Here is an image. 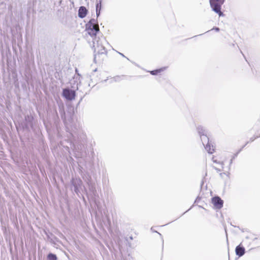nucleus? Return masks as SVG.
<instances>
[{
  "label": "nucleus",
  "instance_id": "8",
  "mask_svg": "<svg viewBox=\"0 0 260 260\" xmlns=\"http://www.w3.org/2000/svg\"><path fill=\"white\" fill-rule=\"evenodd\" d=\"M58 111L64 124H65L67 128V131L68 132L69 129L67 126V121L66 114L64 111V106L62 102L58 103Z\"/></svg>",
  "mask_w": 260,
  "mask_h": 260
},
{
  "label": "nucleus",
  "instance_id": "9",
  "mask_svg": "<svg viewBox=\"0 0 260 260\" xmlns=\"http://www.w3.org/2000/svg\"><path fill=\"white\" fill-rule=\"evenodd\" d=\"M34 120V117L31 115H27L25 116V124L24 128L26 129L29 128L32 129L34 128L33 121Z\"/></svg>",
  "mask_w": 260,
  "mask_h": 260
},
{
  "label": "nucleus",
  "instance_id": "25",
  "mask_svg": "<svg viewBox=\"0 0 260 260\" xmlns=\"http://www.w3.org/2000/svg\"><path fill=\"white\" fill-rule=\"evenodd\" d=\"M118 53L120 55H121L122 56H123V57H126L125 56V55H124L123 54H122V53H120V52H118Z\"/></svg>",
  "mask_w": 260,
  "mask_h": 260
},
{
  "label": "nucleus",
  "instance_id": "32",
  "mask_svg": "<svg viewBox=\"0 0 260 260\" xmlns=\"http://www.w3.org/2000/svg\"><path fill=\"white\" fill-rule=\"evenodd\" d=\"M201 35H202V34H200L199 35H198V36H201ZM194 37H197V36H195Z\"/></svg>",
  "mask_w": 260,
  "mask_h": 260
},
{
  "label": "nucleus",
  "instance_id": "12",
  "mask_svg": "<svg viewBox=\"0 0 260 260\" xmlns=\"http://www.w3.org/2000/svg\"><path fill=\"white\" fill-rule=\"evenodd\" d=\"M235 252L237 256L239 257H241L245 254V249L241 244H240L236 246L235 248Z\"/></svg>",
  "mask_w": 260,
  "mask_h": 260
},
{
  "label": "nucleus",
  "instance_id": "23",
  "mask_svg": "<svg viewBox=\"0 0 260 260\" xmlns=\"http://www.w3.org/2000/svg\"><path fill=\"white\" fill-rule=\"evenodd\" d=\"M200 200H201V198H200V197H198L196 198V200H195V201H194V203H197V202H198Z\"/></svg>",
  "mask_w": 260,
  "mask_h": 260
},
{
  "label": "nucleus",
  "instance_id": "19",
  "mask_svg": "<svg viewBox=\"0 0 260 260\" xmlns=\"http://www.w3.org/2000/svg\"><path fill=\"white\" fill-rule=\"evenodd\" d=\"M125 76L122 75V76H116L112 78V81H114L115 82H119L122 79H123V78Z\"/></svg>",
  "mask_w": 260,
  "mask_h": 260
},
{
  "label": "nucleus",
  "instance_id": "20",
  "mask_svg": "<svg viewBox=\"0 0 260 260\" xmlns=\"http://www.w3.org/2000/svg\"><path fill=\"white\" fill-rule=\"evenodd\" d=\"M125 240L126 241V244L129 248H134V245L132 244L128 240V238H125Z\"/></svg>",
  "mask_w": 260,
  "mask_h": 260
},
{
  "label": "nucleus",
  "instance_id": "16",
  "mask_svg": "<svg viewBox=\"0 0 260 260\" xmlns=\"http://www.w3.org/2000/svg\"><path fill=\"white\" fill-rule=\"evenodd\" d=\"M249 143V142H247L242 147L238 150V151L234 154V155L232 156V158L230 160V165H231L233 163V160L237 156L238 154L240 153V152L245 147V146Z\"/></svg>",
  "mask_w": 260,
  "mask_h": 260
},
{
  "label": "nucleus",
  "instance_id": "28",
  "mask_svg": "<svg viewBox=\"0 0 260 260\" xmlns=\"http://www.w3.org/2000/svg\"><path fill=\"white\" fill-rule=\"evenodd\" d=\"M96 71H97V69H95L93 71V72H96Z\"/></svg>",
  "mask_w": 260,
  "mask_h": 260
},
{
  "label": "nucleus",
  "instance_id": "5",
  "mask_svg": "<svg viewBox=\"0 0 260 260\" xmlns=\"http://www.w3.org/2000/svg\"><path fill=\"white\" fill-rule=\"evenodd\" d=\"M62 96L67 101H72L75 99L76 96V91L69 87L63 88L62 91Z\"/></svg>",
  "mask_w": 260,
  "mask_h": 260
},
{
  "label": "nucleus",
  "instance_id": "29",
  "mask_svg": "<svg viewBox=\"0 0 260 260\" xmlns=\"http://www.w3.org/2000/svg\"><path fill=\"white\" fill-rule=\"evenodd\" d=\"M190 209H188V210H187L186 212H185L184 213H183V214H185L186 212H187L188 210H190Z\"/></svg>",
  "mask_w": 260,
  "mask_h": 260
},
{
  "label": "nucleus",
  "instance_id": "11",
  "mask_svg": "<svg viewBox=\"0 0 260 260\" xmlns=\"http://www.w3.org/2000/svg\"><path fill=\"white\" fill-rule=\"evenodd\" d=\"M76 75H75L73 77V79L72 82H74V83H71L73 84V85L72 86L73 88H75L74 85L76 84V89L77 90L78 89V85L79 84H80L81 81L80 80L81 75L78 73V70L77 69H76L75 70Z\"/></svg>",
  "mask_w": 260,
  "mask_h": 260
},
{
  "label": "nucleus",
  "instance_id": "14",
  "mask_svg": "<svg viewBox=\"0 0 260 260\" xmlns=\"http://www.w3.org/2000/svg\"><path fill=\"white\" fill-rule=\"evenodd\" d=\"M197 131L200 137L206 135L208 134V132L206 129L201 125H199L197 127Z\"/></svg>",
  "mask_w": 260,
  "mask_h": 260
},
{
  "label": "nucleus",
  "instance_id": "4",
  "mask_svg": "<svg viewBox=\"0 0 260 260\" xmlns=\"http://www.w3.org/2000/svg\"><path fill=\"white\" fill-rule=\"evenodd\" d=\"M225 0H209V4L212 10L218 15L219 17L224 16V14L221 11L222 5Z\"/></svg>",
  "mask_w": 260,
  "mask_h": 260
},
{
  "label": "nucleus",
  "instance_id": "2",
  "mask_svg": "<svg viewBox=\"0 0 260 260\" xmlns=\"http://www.w3.org/2000/svg\"><path fill=\"white\" fill-rule=\"evenodd\" d=\"M105 41L104 38H100L99 37H95L93 38V45L94 48V62L96 63V59L98 56L103 54L106 55L107 51L104 46L103 42Z\"/></svg>",
  "mask_w": 260,
  "mask_h": 260
},
{
  "label": "nucleus",
  "instance_id": "13",
  "mask_svg": "<svg viewBox=\"0 0 260 260\" xmlns=\"http://www.w3.org/2000/svg\"><path fill=\"white\" fill-rule=\"evenodd\" d=\"M88 13V10L84 6H81L78 10V15L80 18H84L86 17Z\"/></svg>",
  "mask_w": 260,
  "mask_h": 260
},
{
  "label": "nucleus",
  "instance_id": "34",
  "mask_svg": "<svg viewBox=\"0 0 260 260\" xmlns=\"http://www.w3.org/2000/svg\"><path fill=\"white\" fill-rule=\"evenodd\" d=\"M102 1H103V0H99V2H102Z\"/></svg>",
  "mask_w": 260,
  "mask_h": 260
},
{
  "label": "nucleus",
  "instance_id": "26",
  "mask_svg": "<svg viewBox=\"0 0 260 260\" xmlns=\"http://www.w3.org/2000/svg\"><path fill=\"white\" fill-rule=\"evenodd\" d=\"M214 169L217 171V172H220L221 171V170L216 168V167H214Z\"/></svg>",
  "mask_w": 260,
  "mask_h": 260
},
{
  "label": "nucleus",
  "instance_id": "18",
  "mask_svg": "<svg viewBox=\"0 0 260 260\" xmlns=\"http://www.w3.org/2000/svg\"><path fill=\"white\" fill-rule=\"evenodd\" d=\"M47 260H57V257L55 254L49 253L47 255Z\"/></svg>",
  "mask_w": 260,
  "mask_h": 260
},
{
  "label": "nucleus",
  "instance_id": "21",
  "mask_svg": "<svg viewBox=\"0 0 260 260\" xmlns=\"http://www.w3.org/2000/svg\"><path fill=\"white\" fill-rule=\"evenodd\" d=\"M215 30V31H216V32H218V31H219V30H220V28H219V27H218L214 26V27H213L211 29V30ZM209 30H208V31H206V32H209Z\"/></svg>",
  "mask_w": 260,
  "mask_h": 260
},
{
  "label": "nucleus",
  "instance_id": "10",
  "mask_svg": "<svg viewBox=\"0 0 260 260\" xmlns=\"http://www.w3.org/2000/svg\"><path fill=\"white\" fill-rule=\"evenodd\" d=\"M212 203L215 208L220 209L223 207V201L219 197L215 196L212 198Z\"/></svg>",
  "mask_w": 260,
  "mask_h": 260
},
{
  "label": "nucleus",
  "instance_id": "27",
  "mask_svg": "<svg viewBox=\"0 0 260 260\" xmlns=\"http://www.w3.org/2000/svg\"><path fill=\"white\" fill-rule=\"evenodd\" d=\"M129 239L130 240H132L133 239V237H132V236H130V237H129Z\"/></svg>",
  "mask_w": 260,
  "mask_h": 260
},
{
  "label": "nucleus",
  "instance_id": "22",
  "mask_svg": "<svg viewBox=\"0 0 260 260\" xmlns=\"http://www.w3.org/2000/svg\"><path fill=\"white\" fill-rule=\"evenodd\" d=\"M257 137H254V136H253V137H251V138L250 139V142H253V141H254V140L256 138H257Z\"/></svg>",
  "mask_w": 260,
  "mask_h": 260
},
{
  "label": "nucleus",
  "instance_id": "24",
  "mask_svg": "<svg viewBox=\"0 0 260 260\" xmlns=\"http://www.w3.org/2000/svg\"><path fill=\"white\" fill-rule=\"evenodd\" d=\"M151 231H152V232H156V233H158V234H159V235L160 237H162V235H161V234H160L159 233H158V232H157L155 231V230H153L152 228L151 229Z\"/></svg>",
  "mask_w": 260,
  "mask_h": 260
},
{
  "label": "nucleus",
  "instance_id": "17",
  "mask_svg": "<svg viewBox=\"0 0 260 260\" xmlns=\"http://www.w3.org/2000/svg\"><path fill=\"white\" fill-rule=\"evenodd\" d=\"M165 69L166 68H161L160 69L152 70L150 71V73L152 75H157L160 72L164 71L165 70Z\"/></svg>",
  "mask_w": 260,
  "mask_h": 260
},
{
  "label": "nucleus",
  "instance_id": "33",
  "mask_svg": "<svg viewBox=\"0 0 260 260\" xmlns=\"http://www.w3.org/2000/svg\"><path fill=\"white\" fill-rule=\"evenodd\" d=\"M204 184V182L203 181H202V184H201V186Z\"/></svg>",
  "mask_w": 260,
  "mask_h": 260
},
{
  "label": "nucleus",
  "instance_id": "31",
  "mask_svg": "<svg viewBox=\"0 0 260 260\" xmlns=\"http://www.w3.org/2000/svg\"><path fill=\"white\" fill-rule=\"evenodd\" d=\"M107 81V79H106V80H104L103 82H106Z\"/></svg>",
  "mask_w": 260,
  "mask_h": 260
},
{
  "label": "nucleus",
  "instance_id": "30",
  "mask_svg": "<svg viewBox=\"0 0 260 260\" xmlns=\"http://www.w3.org/2000/svg\"><path fill=\"white\" fill-rule=\"evenodd\" d=\"M81 100H82V98L80 99V101L79 102V103H78V105L80 104V102H81Z\"/></svg>",
  "mask_w": 260,
  "mask_h": 260
},
{
  "label": "nucleus",
  "instance_id": "15",
  "mask_svg": "<svg viewBox=\"0 0 260 260\" xmlns=\"http://www.w3.org/2000/svg\"><path fill=\"white\" fill-rule=\"evenodd\" d=\"M102 9V2H98L96 4V17H98L101 14V10Z\"/></svg>",
  "mask_w": 260,
  "mask_h": 260
},
{
  "label": "nucleus",
  "instance_id": "6",
  "mask_svg": "<svg viewBox=\"0 0 260 260\" xmlns=\"http://www.w3.org/2000/svg\"><path fill=\"white\" fill-rule=\"evenodd\" d=\"M71 184L74 187V192L79 196L80 189L83 185V182L80 178H72L71 180Z\"/></svg>",
  "mask_w": 260,
  "mask_h": 260
},
{
  "label": "nucleus",
  "instance_id": "3",
  "mask_svg": "<svg viewBox=\"0 0 260 260\" xmlns=\"http://www.w3.org/2000/svg\"><path fill=\"white\" fill-rule=\"evenodd\" d=\"M85 30L91 37L94 38L96 36V34L100 31L99 26L97 20L91 18L85 24Z\"/></svg>",
  "mask_w": 260,
  "mask_h": 260
},
{
  "label": "nucleus",
  "instance_id": "7",
  "mask_svg": "<svg viewBox=\"0 0 260 260\" xmlns=\"http://www.w3.org/2000/svg\"><path fill=\"white\" fill-rule=\"evenodd\" d=\"M203 145L204 146L205 149L210 154H212L214 152L213 145H211L209 142V138L207 135L200 137Z\"/></svg>",
  "mask_w": 260,
  "mask_h": 260
},
{
  "label": "nucleus",
  "instance_id": "1",
  "mask_svg": "<svg viewBox=\"0 0 260 260\" xmlns=\"http://www.w3.org/2000/svg\"><path fill=\"white\" fill-rule=\"evenodd\" d=\"M71 140V148L73 149L76 157L81 158L84 156L83 151L87 142L86 134L80 128L74 127L69 132Z\"/></svg>",
  "mask_w": 260,
  "mask_h": 260
}]
</instances>
